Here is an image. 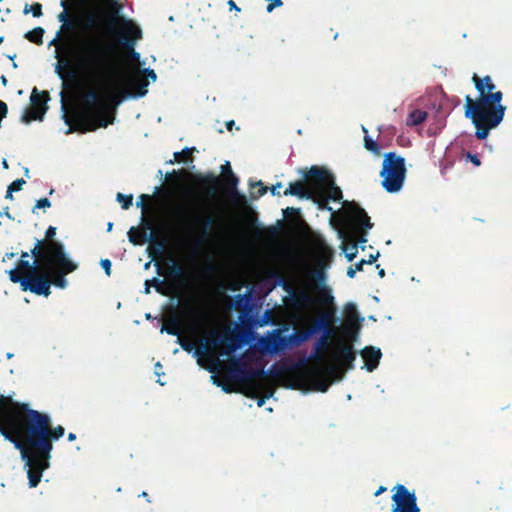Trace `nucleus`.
<instances>
[{"label": "nucleus", "instance_id": "obj_55", "mask_svg": "<svg viewBox=\"0 0 512 512\" xmlns=\"http://www.w3.org/2000/svg\"><path fill=\"white\" fill-rule=\"evenodd\" d=\"M364 264H367V263H366V260H364V259L360 260V261L356 264V267H355V268H356V270H357V271H361V270L363 269V265H364Z\"/></svg>", "mask_w": 512, "mask_h": 512}, {"label": "nucleus", "instance_id": "obj_23", "mask_svg": "<svg viewBox=\"0 0 512 512\" xmlns=\"http://www.w3.org/2000/svg\"><path fill=\"white\" fill-rule=\"evenodd\" d=\"M304 180L291 182L289 187L284 191L285 196H296L300 199H311L314 196L312 188L316 182H308V178L304 176Z\"/></svg>", "mask_w": 512, "mask_h": 512}, {"label": "nucleus", "instance_id": "obj_11", "mask_svg": "<svg viewBox=\"0 0 512 512\" xmlns=\"http://www.w3.org/2000/svg\"><path fill=\"white\" fill-rule=\"evenodd\" d=\"M305 177L308 178V182H316L324 190L329 200L335 202L342 200L341 188L335 184L334 175L325 167L314 165L305 172Z\"/></svg>", "mask_w": 512, "mask_h": 512}, {"label": "nucleus", "instance_id": "obj_13", "mask_svg": "<svg viewBox=\"0 0 512 512\" xmlns=\"http://www.w3.org/2000/svg\"><path fill=\"white\" fill-rule=\"evenodd\" d=\"M190 220L187 222L191 228H200L199 235L194 240V247L196 250L207 243L212 235V229L218 220V216L212 212H196L187 213Z\"/></svg>", "mask_w": 512, "mask_h": 512}, {"label": "nucleus", "instance_id": "obj_45", "mask_svg": "<svg viewBox=\"0 0 512 512\" xmlns=\"http://www.w3.org/2000/svg\"><path fill=\"white\" fill-rule=\"evenodd\" d=\"M216 270L217 266L212 262H209L203 267V272L207 275L213 274L214 272H216Z\"/></svg>", "mask_w": 512, "mask_h": 512}, {"label": "nucleus", "instance_id": "obj_52", "mask_svg": "<svg viewBox=\"0 0 512 512\" xmlns=\"http://www.w3.org/2000/svg\"><path fill=\"white\" fill-rule=\"evenodd\" d=\"M196 315H197V317H198L199 319L203 320V319H205V318H206V316H207V312H206L205 310H203V309H200V310H197V311H196Z\"/></svg>", "mask_w": 512, "mask_h": 512}, {"label": "nucleus", "instance_id": "obj_36", "mask_svg": "<svg viewBox=\"0 0 512 512\" xmlns=\"http://www.w3.org/2000/svg\"><path fill=\"white\" fill-rule=\"evenodd\" d=\"M364 146L368 151H371L372 153H374L376 155L380 154L379 145L368 136L364 137Z\"/></svg>", "mask_w": 512, "mask_h": 512}, {"label": "nucleus", "instance_id": "obj_10", "mask_svg": "<svg viewBox=\"0 0 512 512\" xmlns=\"http://www.w3.org/2000/svg\"><path fill=\"white\" fill-rule=\"evenodd\" d=\"M56 227L49 226L45 231V238L37 240L30 253L38 261L52 259L60 256L68 255L62 242L55 240Z\"/></svg>", "mask_w": 512, "mask_h": 512}, {"label": "nucleus", "instance_id": "obj_21", "mask_svg": "<svg viewBox=\"0 0 512 512\" xmlns=\"http://www.w3.org/2000/svg\"><path fill=\"white\" fill-rule=\"evenodd\" d=\"M155 233L157 231L154 228L153 221L143 216L139 227L133 226L129 229L128 239L133 245H143L149 238H153Z\"/></svg>", "mask_w": 512, "mask_h": 512}, {"label": "nucleus", "instance_id": "obj_2", "mask_svg": "<svg viewBox=\"0 0 512 512\" xmlns=\"http://www.w3.org/2000/svg\"><path fill=\"white\" fill-rule=\"evenodd\" d=\"M0 434L20 450L28 467L29 486L34 488L49 468L53 441L64 436L65 428H53L48 414L15 401L11 395H0Z\"/></svg>", "mask_w": 512, "mask_h": 512}, {"label": "nucleus", "instance_id": "obj_27", "mask_svg": "<svg viewBox=\"0 0 512 512\" xmlns=\"http://www.w3.org/2000/svg\"><path fill=\"white\" fill-rule=\"evenodd\" d=\"M263 347L269 352H278L287 347L286 336L281 335L280 331L276 330L272 336L264 339Z\"/></svg>", "mask_w": 512, "mask_h": 512}, {"label": "nucleus", "instance_id": "obj_62", "mask_svg": "<svg viewBox=\"0 0 512 512\" xmlns=\"http://www.w3.org/2000/svg\"><path fill=\"white\" fill-rule=\"evenodd\" d=\"M67 439L72 442L76 439V435L74 433H69Z\"/></svg>", "mask_w": 512, "mask_h": 512}, {"label": "nucleus", "instance_id": "obj_50", "mask_svg": "<svg viewBox=\"0 0 512 512\" xmlns=\"http://www.w3.org/2000/svg\"><path fill=\"white\" fill-rule=\"evenodd\" d=\"M255 186H258L259 190H258L257 195H255L254 197H260L267 192L268 188L266 186H264L261 181H258L257 183H255Z\"/></svg>", "mask_w": 512, "mask_h": 512}, {"label": "nucleus", "instance_id": "obj_57", "mask_svg": "<svg viewBox=\"0 0 512 512\" xmlns=\"http://www.w3.org/2000/svg\"><path fill=\"white\" fill-rule=\"evenodd\" d=\"M356 271H357L356 268L353 269L352 267H349L348 270H347V275L350 278H353L355 276Z\"/></svg>", "mask_w": 512, "mask_h": 512}, {"label": "nucleus", "instance_id": "obj_37", "mask_svg": "<svg viewBox=\"0 0 512 512\" xmlns=\"http://www.w3.org/2000/svg\"><path fill=\"white\" fill-rule=\"evenodd\" d=\"M169 274L175 278H181L185 275V270L181 265L174 263L169 268Z\"/></svg>", "mask_w": 512, "mask_h": 512}, {"label": "nucleus", "instance_id": "obj_6", "mask_svg": "<svg viewBox=\"0 0 512 512\" xmlns=\"http://www.w3.org/2000/svg\"><path fill=\"white\" fill-rule=\"evenodd\" d=\"M42 271H38L36 295L48 297L51 294V286L66 288L68 282L66 275L76 271L78 264L68 255L39 261Z\"/></svg>", "mask_w": 512, "mask_h": 512}, {"label": "nucleus", "instance_id": "obj_64", "mask_svg": "<svg viewBox=\"0 0 512 512\" xmlns=\"http://www.w3.org/2000/svg\"><path fill=\"white\" fill-rule=\"evenodd\" d=\"M6 199H13V192H9V189H7V193L5 196Z\"/></svg>", "mask_w": 512, "mask_h": 512}, {"label": "nucleus", "instance_id": "obj_40", "mask_svg": "<svg viewBox=\"0 0 512 512\" xmlns=\"http://www.w3.org/2000/svg\"><path fill=\"white\" fill-rule=\"evenodd\" d=\"M30 11L33 14L34 17H40L42 16V5L40 3H34L30 6ZM29 10L26 7L24 10V13H28Z\"/></svg>", "mask_w": 512, "mask_h": 512}, {"label": "nucleus", "instance_id": "obj_3", "mask_svg": "<svg viewBox=\"0 0 512 512\" xmlns=\"http://www.w3.org/2000/svg\"><path fill=\"white\" fill-rule=\"evenodd\" d=\"M472 82L479 93V97L473 100L470 95L465 97V117L471 119L475 126V136L479 140L488 137L491 130L498 127L503 121L506 106L501 102L503 93L494 91L496 85L487 75L479 77L476 73L472 76Z\"/></svg>", "mask_w": 512, "mask_h": 512}, {"label": "nucleus", "instance_id": "obj_18", "mask_svg": "<svg viewBox=\"0 0 512 512\" xmlns=\"http://www.w3.org/2000/svg\"><path fill=\"white\" fill-rule=\"evenodd\" d=\"M392 496L393 508L392 512H420L417 505V498L414 492H410L408 488L402 484H397Z\"/></svg>", "mask_w": 512, "mask_h": 512}, {"label": "nucleus", "instance_id": "obj_19", "mask_svg": "<svg viewBox=\"0 0 512 512\" xmlns=\"http://www.w3.org/2000/svg\"><path fill=\"white\" fill-rule=\"evenodd\" d=\"M334 355L343 369L335 365H330L327 369L329 373L336 374L337 379L341 380L347 370L354 368L353 362L356 359V353L352 344L340 343L336 348Z\"/></svg>", "mask_w": 512, "mask_h": 512}, {"label": "nucleus", "instance_id": "obj_31", "mask_svg": "<svg viewBox=\"0 0 512 512\" xmlns=\"http://www.w3.org/2000/svg\"><path fill=\"white\" fill-rule=\"evenodd\" d=\"M344 311L347 325H351L358 329L359 314L356 306L353 303H348L346 304Z\"/></svg>", "mask_w": 512, "mask_h": 512}, {"label": "nucleus", "instance_id": "obj_35", "mask_svg": "<svg viewBox=\"0 0 512 512\" xmlns=\"http://www.w3.org/2000/svg\"><path fill=\"white\" fill-rule=\"evenodd\" d=\"M116 199L121 204V207L127 210L132 205L133 195H124L122 193H118Z\"/></svg>", "mask_w": 512, "mask_h": 512}, {"label": "nucleus", "instance_id": "obj_56", "mask_svg": "<svg viewBox=\"0 0 512 512\" xmlns=\"http://www.w3.org/2000/svg\"><path fill=\"white\" fill-rule=\"evenodd\" d=\"M378 257H379V253H377L376 255H370L369 260H366V263L367 264H372L374 261H376V259Z\"/></svg>", "mask_w": 512, "mask_h": 512}, {"label": "nucleus", "instance_id": "obj_32", "mask_svg": "<svg viewBox=\"0 0 512 512\" xmlns=\"http://www.w3.org/2000/svg\"><path fill=\"white\" fill-rule=\"evenodd\" d=\"M427 116L428 114L426 111L419 109L413 110L411 113H409L406 119V125L410 127L419 125L427 119Z\"/></svg>", "mask_w": 512, "mask_h": 512}, {"label": "nucleus", "instance_id": "obj_22", "mask_svg": "<svg viewBox=\"0 0 512 512\" xmlns=\"http://www.w3.org/2000/svg\"><path fill=\"white\" fill-rule=\"evenodd\" d=\"M9 279L13 283H19L22 291H30L36 294V289H39L37 283L38 271H33L32 275H24L19 269L15 268L9 271Z\"/></svg>", "mask_w": 512, "mask_h": 512}, {"label": "nucleus", "instance_id": "obj_12", "mask_svg": "<svg viewBox=\"0 0 512 512\" xmlns=\"http://www.w3.org/2000/svg\"><path fill=\"white\" fill-rule=\"evenodd\" d=\"M332 323V316L329 313H322L313 318L310 325L304 329L296 330L286 336L287 347H298L308 341L314 334L320 331H328Z\"/></svg>", "mask_w": 512, "mask_h": 512}, {"label": "nucleus", "instance_id": "obj_1", "mask_svg": "<svg viewBox=\"0 0 512 512\" xmlns=\"http://www.w3.org/2000/svg\"><path fill=\"white\" fill-rule=\"evenodd\" d=\"M61 52L56 65L59 77L74 79L78 72L93 86L80 98L76 121L82 133L107 128L124 100L143 97L148 92L147 78L140 71L127 74L116 58L115 45L103 37L79 35L63 39Z\"/></svg>", "mask_w": 512, "mask_h": 512}, {"label": "nucleus", "instance_id": "obj_48", "mask_svg": "<svg viewBox=\"0 0 512 512\" xmlns=\"http://www.w3.org/2000/svg\"><path fill=\"white\" fill-rule=\"evenodd\" d=\"M300 212V209L294 207H287L283 210V214L285 217L297 215Z\"/></svg>", "mask_w": 512, "mask_h": 512}, {"label": "nucleus", "instance_id": "obj_41", "mask_svg": "<svg viewBox=\"0 0 512 512\" xmlns=\"http://www.w3.org/2000/svg\"><path fill=\"white\" fill-rule=\"evenodd\" d=\"M25 180L24 179H17L15 181H13L9 186H8V189H9V192H17V191H20L22 189V186L25 184Z\"/></svg>", "mask_w": 512, "mask_h": 512}, {"label": "nucleus", "instance_id": "obj_39", "mask_svg": "<svg viewBox=\"0 0 512 512\" xmlns=\"http://www.w3.org/2000/svg\"><path fill=\"white\" fill-rule=\"evenodd\" d=\"M177 343L181 346V348L183 350H185L186 352L190 353L193 348H194V344L187 341L186 339L180 337V335L178 336V339H177Z\"/></svg>", "mask_w": 512, "mask_h": 512}, {"label": "nucleus", "instance_id": "obj_8", "mask_svg": "<svg viewBox=\"0 0 512 512\" xmlns=\"http://www.w3.org/2000/svg\"><path fill=\"white\" fill-rule=\"evenodd\" d=\"M380 176L382 186L387 192L400 191L406 176L405 159L394 152H388L383 160Z\"/></svg>", "mask_w": 512, "mask_h": 512}, {"label": "nucleus", "instance_id": "obj_7", "mask_svg": "<svg viewBox=\"0 0 512 512\" xmlns=\"http://www.w3.org/2000/svg\"><path fill=\"white\" fill-rule=\"evenodd\" d=\"M347 211L348 225L358 234L356 239L344 248L346 257L352 261L358 253V243H366L367 231L373 227L367 212L355 202H343Z\"/></svg>", "mask_w": 512, "mask_h": 512}, {"label": "nucleus", "instance_id": "obj_30", "mask_svg": "<svg viewBox=\"0 0 512 512\" xmlns=\"http://www.w3.org/2000/svg\"><path fill=\"white\" fill-rule=\"evenodd\" d=\"M16 268L24 275H32L33 271H42L40 263L36 258L34 263H30L28 259H20L17 262Z\"/></svg>", "mask_w": 512, "mask_h": 512}, {"label": "nucleus", "instance_id": "obj_33", "mask_svg": "<svg viewBox=\"0 0 512 512\" xmlns=\"http://www.w3.org/2000/svg\"><path fill=\"white\" fill-rule=\"evenodd\" d=\"M44 33L45 31L42 27H36L33 30L28 31L25 34V38L34 44L41 45L43 43Z\"/></svg>", "mask_w": 512, "mask_h": 512}, {"label": "nucleus", "instance_id": "obj_9", "mask_svg": "<svg viewBox=\"0 0 512 512\" xmlns=\"http://www.w3.org/2000/svg\"><path fill=\"white\" fill-rule=\"evenodd\" d=\"M268 375H277L276 365H272L268 371H265L263 366L251 367L242 357L230 359L227 370L228 378L237 383H252Z\"/></svg>", "mask_w": 512, "mask_h": 512}, {"label": "nucleus", "instance_id": "obj_5", "mask_svg": "<svg viewBox=\"0 0 512 512\" xmlns=\"http://www.w3.org/2000/svg\"><path fill=\"white\" fill-rule=\"evenodd\" d=\"M167 177H175L177 180L187 179L198 184L207 199H214L218 196L220 185L230 197L243 198L237 191L239 180L233 173L229 162L222 166V178L214 173L193 174L185 169L173 170L167 174Z\"/></svg>", "mask_w": 512, "mask_h": 512}, {"label": "nucleus", "instance_id": "obj_16", "mask_svg": "<svg viewBox=\"0 0 512 512\" xmlns=\"http://www.w3.org/2000/svg\"><path fill=\"white\" fill-rule=\"evenodd\" d=\"M50 100L48 91L39 92L36 87L33 88L30 96L31 106L25 110L21 120L28 124L32 121H42L48 110L47 102Z\"/></svg>", "mask_w": 512, "mask_h": 512}, {"label": "nucleus", "instance_id": "obj_63", "mask_svg": "<svg viewBox=\"0 0 512 512\" xmlns=\"http://www.w3.org/2000/svg\"><path fill=\"white\" fill-rule=\"evenodd\" d=\"M0 80H1V83H2L4 86H6V85H7L8 80H7L6 76L2 75V76H1V78H0Z\"/></svg>", "mask_w": 512, "mask_h": 512}, {"label": "nucleus", "instance_id": "obj_49", "mask_svg": "<svg viewBox=\"0 0 512 512\" xmlns=\"http://www.w3.org/2000/svg\"><path fill=\"white\" fill-rule=\"evenodd\" d=\"M270 1H271V3H269L266 8L268 12H271L276 7H280L282 5V0H270Z\"/></svg>", "mask_w": 512, "mask_h": 512}, {"label": "nucleus", "instance_id": "obj_29", "mask_svg": "<svg viewBox=\"0 0 512 512\" xmlns=\"http://www.w3.org/2000/svg\"><path fill=\"white\" fill-rule=\"evenodd\" d=\"M312 191L314 193V196L310 200L315 202L320 209L332 211V208L328 206L329 198L327 197L324 190H322L320 186H318V184H314Z\"/></svg>", "mask_w": 512, "mask_h": 512}, {"label": "nucleus", "instance_id": "obj_17", "mask_svg": "<svg viewBox=\"0 0 512 512\" xmlns=\"http://www.w3.org/2000/svg\"><path fill=\"white\" fill-rule=\"evenodd\" d=\"M220 346L225 347L221 354L227 355L233 353L238 348L237 341L233 336L213 333L211 337L205 339V343L196 348L195 355L198 357L209 356L212 350Z\"/></svg>", "mask_w": 512, "mask_h": 512}, {"label": "nucleus", "instance_id": "obj_43", "mask_svg": "<svg viewBox=\"0 0 512 512\" xmlns=\"http://www.w3.org/2000/svg\"><path fill=\"white\" fill-rule=\"evenodd\" d=\"M50 206H51V202L49 201L48 198H41V199L37 200L36 205L33 209V212L35 211V209L49 208Z\"/></svg>", "mask_w": 512, "mask_h": 512}, {"label": "nucleus", "instance_id": "obj_51", "mask_svg": "<svg viewBox=\"0 0 512 512\" xmlns=\"http://www.w3.org/2000/svg\"><path fill=\"white\" fill-rule=\"evenodd\" d=\"M282 186V184L280 182L276 183L275 185H273L271 188H270V191L273 195H280V192L277 190L278 188H280Z\"/></svg>", "mask_w": 512, "mask_h": 512}, {"label": "nucleus", "instance_id": "obj_59", "mask_svg": "<svg viewBox=\"0 0 512 512\" xmlns=\"http://www.w3.org/2000/svg\"><path fill=\"white\" fill-rule=\"evenodd\" d=\"M234 125H235V121L234 120H230V121L226 122L227 130L232 131V128L234 127Z\"/></svg>", "mask_w": 512, "mask_h": 512}, {"label": "nucleus", "instance_id": "obj_61", "mask_svg": "<svg viewBox=\"0 0 512 512\" xmlns=\"http://www.w3.org/2000/svg\"><path fill=\"white\" fill-rule=\"evenodd\" d=\"M2 215H5V216H7L9 219H12V217H11V214H10V212H9V208H8V207H5V208H4V211L2 212Z\"/></svg>", "mask_w": 512, "mask_h": 512}, {"label": "nucleus", "instance_id": "obj_34", "mask_svg": "<svg viewBox=\"0 0 512 512\" xmlns=\"http://www.w3.org/2000/svg\"><path fill=\"white\" fill-rule=\"evenodd\" d=\"M194 150L195 148H184L181 152H175L174 160H170L168 163L174 164L175 162L186 161L191 156Z\"/></svg>", "mask_w": 512, "mask_h": 512}, {"label": "nucleus", "instance_id": "obj_26", "mask_svg": "<svg viewBox=\"0 0 512 512\" xmlns=\"http://www.w3.org/2000/svg\"><path fill=\"white\" fill-rule=\"evenodd\" d=\"M149 246L147 252L149 257L156 261L163 256V252L167 247V242L164 238H159L158 232L153 235V238H149L147 241Z\"/></svg>", "mask_w": 512, "mask_h": 512}, {"label": "nucleus", "instance_id": "obj_28", "mask_svg": "<svg viewBox=\"0 0 512 512\" xmlns=\"http://www.w3.org/2000/svg\"><path fill=\"white\" fill-rule=\"evenodd\" d=\"M182 330V322L178 315L173 314L164 320L161 327V333L166 332L169 335L179 336Z\"/></svg>", "mask_w": 512, "mask_h": 512}, {"label": "nucleus", "instance_id": "obj_47", "mask_svg": "<svg viewBox=\"0 0 512 512\" xmlns=\"http://www.w3.org/2000/svg\"><path fill=\"white\" fill-rule=\"evenodd\" d=\"M466 157L475 165V166H480L481 165V161L478 157V155L476 154H472L470 152H468L466 154Z\"/></svg>", "mask_w": 512, "mask_h": 512}, {"label": "nucleus", "instance_id": "obj_38", "mask_svg": "<svg viewBox=\"0 0 512 512\" xmlns=\"http://www.w3.org/2000/svg\"><path fill=\"white\" fill-rule=\"evenodd\" d=\"M145 286H154L157 292L164 294V292L162 291L163 281L160 280L159 278L154 277L151 280H146Z\"/></svg>", "mask_w": 512, "mask_h": 512}, {"label": "nucleus", "instance_id": "obj_42", "mask_svg": "<svg viewBox=\"0 0 512 512\" xmlns=\"http://www.w3.org/2000/svg\"><path fill=\"white\" fill-rule=\"evenodd\" d=\"M140 202L137 203L138 206H141L143 212H145L148 209V202L151 201L152 196L148 194H142L140 195Z\"/></svg>", "mask_w": 512, "mask_h": 512}, {"label": "nucleus", "instance_id": "obj_15", "mask_svg": "<svg viewBox=\"0 0 512 512\" xmlns=\"http://www.w3.org/2000/svg\"><path fill=\"white\" fill-rule=\"evenodd\" d=\"M60 5L63 7V11L58 14V21L63 23V27L70 30L76 26H81L85 29H91L96 23L97 15L91 11H85L82 17L78 20L71 18L70 9L75 7V0H61Z\"/></svg>", "mask_w": 512, "mask_h": 512}, {"label": "nucleus", "instance_id": "obj_25", "mask_svg": "<svg viewBox=\"0 0 512 512\" xmlns=\"http://www.w3.org/2000/svg\"><path fill=\"white\" fill-rule=\"evenodd\" d=\"M361 356L365 361V368L367 371L372 372L378 367L382 357V352L379 348L374 346H366L361 351Z\"/></svg>", "mask_w": 512, "mask_h": 512}, {"label": "nucleus", "instance_id": "obj_53", "mask_svg": "<svg viewBox=\"0 0 512 512\" xmlns=\"http://www.w3.org/2000/svg\"><path fill=\"white\" fill-rule=\"evenodd\" d=\"M228 6H229L230 10L234 9L236 11H240V8L236 5V3L233 0L228 1Z\"/></svg>", "mask_w": 512, "mask_h": 512}, {"label": "nucleus", "instance_id": "obj_44", "mask_svg": "<svg viewBox=\"0 0 512 512\" xmlns=\"http://www.w3.org/2000/svg\"><path fill=\"white\" fill-rule=\"evenodd\" d=\"M144 76L145 78H150L151 80L155 81L156 78H157V75L156 73L154 72V70H151V69H148V68H145L143 70H139Z\"/></svg>", "mask_w": 512, "mask_h": 512}, {"label": "nucleus", "instance_id": "obj_4", "mask_svg": "<svg viewBox=\"0 0 512 512\" xmlns=\"http://www.w3.org/2000/svg\"><path fill=\"white\" fill-rule=\"evenodd\" d=\"M127 0H107L106 17L100 18L102 33L99 37L110 36L132 59L138 60L140 55L135 45L142 38L141 28L130 18L122 15Z\"/></svg>", "mask_w": 512, "mask_h": 512}, {"label": "nucleus", "instance_id": "obj_54", "mask_svg": "<svg viewBox=\"0 0 512 512\" xmlns=\"http://www.w3.org/2000/svg\"><path fill=\"white\" fill-rule=\"evenodd\" d=\"M272 395V392L268 393L267 395H265L264 397L260 398L257 402L258 406L261 407L264 405L265 403V399L266 398H269L270 396Z\"/></svg>", "mask_w": 512, "mask_h": 512}, {"label": "nucleus", "instance_id": "obj_46", "mask_svg": "<svg viewBox=\"0 0 512 512\" xmlns=\"http://www.w3.org/2000/svg\"><path fill=\"white\" fill-rule=\"evenodd\" d=\"M102 268L105 270V273L110 276L111 274V261L109 259H103L100 262Z\"/></svg>", "mask_w": 512, "mask_h": 512}, {"label": "nucleus", "instance_id": "obj_24", "mask_svg": "<svg viewBox=\"0 0 512 512\" xmlns=\"http://www.w3.org/2000/svg\"><path fill=\"white\" fill-rule=\"evenodd\" d=\"M332 333V323L328 331H323V335L316 341L314 349L309 356V360L322 363L325 360L326 352L330 345V337Z\"/></svg>", "mask_w": 512, "mask_h": 512}, {"label": "nucleus", "instance_id": "obj_58", "mask_svg": "<svg viewBox=\"0 0 512 512\" xmlns=\"http://www.w3.org/2000/svg\"><path fill=\"white\" fill-rule=\"evenodd\" d=\"M386 490H387V488H386V487H384V486H380V487L377 489V491L374 493V495H375V496H379V495H381L382 493H384Z\"/></svg>", "mask_w": 512, "mask_h": 512}, {"label": "nucleus", "instance_id": "obj_20", "mask_svg": "<svg viewBox=\"0 0 512 512\" xmlns=\"http://www.w3.org/2000/svg\"><path fill=\"white\" fill-rule=\"evenodd\" d=\"M295 376L297 383L293 385V388H300L303 384L310 382L313 389L326 392L331 384V382L319 372L312 371L307 367L298 371Z\"/></svg>", "mask_w": 512, "mask_h": 512}, {"label": "nucleus", "instance_id": "obj_60", "mask_svg": "<svg viewBox=\"0 0 512 512\" xmlns=\"http://www.w3.org/2000/svg\"><path fill=\"white\" fill-rule=\"evenodd\" d=\"M222 389H223V391H225L226 393H231V392H233V388H232L231 386H229V385H223V386H222Z\"/></svg>", "mask_w": 512, "mask_h": 512}, {"label": "nucleus", "instance_id": "obj_14", "mask_svg": "<svg viewBox=\"0 0 512 512\" xmlns=\"http://www.w3.org/2000/svg\"><path fill=\"white\" fill-rule=\"evenodd\" d=\"M282 287L288 293L285 303L297 311H306L318 304V299L304 286L295 288L284 281Z\"/></svg>", "mask_w": 512, "mask_h": 512}]
</instances>
